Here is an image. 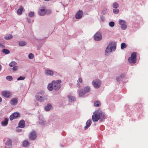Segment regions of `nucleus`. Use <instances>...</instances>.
Masks as SVG:
<instances>
[{"label": "nucleus", "mask_w": 148, "mask_h": 148, "mask_svg": "<svg viewBox=\"0 0 148 148\" xmlns=\"http://www.w3.org/2000/svg\"><path fill=\"white\" fill-rule=\"evenodd\" d=\"M119 24L121 25V28L122 30L125 29L127 28L126 22L125 21L121 20H119Z\"/></svg>", "instance_id": "nucleus-6"}, {"label": "nucleus", "mask_w": 148, "mask_h": 148, "mask_svg": "<svg viewBox=\"0 0 148 148\" xmlns=\"http://www.w3.org/2000/svg\"><path fill=\"white\" fill-rule=\"evenodd\" d=\"M29 144V142L27 140H25L23 143V146L25 147H26L28 146Z\"/></svg>", "instance_id": "nucleus-21"}, {"label": "nucleus", "mask_w": 148, "mask_h": 148, "mask_svg": "<svg viewBox=\"0 0 148 148\" xmlns=\"http://www.w3.org/2000/svg\"><path fill=\"white\" fill-rule=\"evenodd\" d=\"M77 87H80V84H79V83H77Z\"/></svg>", "instance_id": "nucleus-46"}, {"label": "nucleus", "mask_w": 148, "mask_h": 148, "mask_svg": "<svg viewBox=\"0 0 148 148\" xmlns=\"http://www.w3.org/2000/svg\"><path fill=\"white\" fill-rule=\"evenodd\" d=\"M51 13V11L50 10H45V14H49Z\"/></svg>", "instance_id": "nucleus-36"}, {"label": "nucleus", "mask_w": 148, "mask_h": 148, "mask_svg": "<svg viewBox=\"0 0 148 148\" xmlns=\"http://www.w3.org/2000/svg\"><path fill=\"white\" fill-rule=\"evenodd\" d=\"M2 51L3 53L5 54H7L10 53V51L7 49H3L2 50Z\"/></svg>", "instance_id": "nucleus-26"}, {"label": "nucleus", "mask_w": 148, "mask_h": 148, "mask_svg": "<svg viewBox=\"0 0 148 148\" xmlns=\"http://www.w3.org/2000/svg\"><path fill=\"white\" fill-rule=\"evenodd\" d=\"M8 119L5 118L1 122V124L3 126H6L8 124Z\"/></svg>", "instance_id": "nucleus-19"}, {"label": "nucleus", "mask_w": 148, "mask_h": 148, "mask_svg": "<svg viewBox=\"0 0 148 148\" xmlns=\"http://www.w3.org/2000/svg\"><path fill=\"white\" fill-rule=\"evenodd\" d=\"M39 14L40 16H43L45 14V9H41L39 10Z\"/></svg>", "instance_id": "nucleus-16"}, {"label": "nucleus", "mask_w": 148, "mask_h": 148, "mask_svg": "<svg viewBox=\"0 0 148 148\" xmlns=\"http://www.w3.org/2000/svg\"><path fill=\"white\" fill-rule=\"evenodd\" d=\"M23 8H21L20 9L18 10L17 13L18 15H20L22 14L23 11Z\"/></svg>", "instance_id": "nucleus-22"}, {"label": "nucleus", "mask_w": 148, "mask_h": 148, "mask_svg": "<svg viewBox=\"0 0 148 148\" xmlns=\"http://www.w3.org/2000/svg\"><path fill=\"white\" fill-rule=\"evenodd\" d=\"M45 74L46 75H49L50 76H52L53 74V72L50 70H47Z\"/></svg>", "instance_id": "nucleus-18"}, {"label": "nucleus", "mask_w": 148, "mask_h": 148, "mask_svg": "<svg viewBox=\"0 0 148 148\" xmlns=\"http://www.w3.org/2000/svg\"><path fill=\"white\" fill-rule=\"evenodd\" d=\"M17 99L14 98L12 99L10 101V103L12 105H15L17 104Z\"/></svg>", "instance_id": "nucleus-15"}, {"label": "nucleus", "mask_w": 148, "mask_h": 148, "mask_svg": "<svg viewBox=\"0 0 148 148\" xmlns=\"http://www.w3.org/2000/svg\"><path fill=\"white\" fill-rule=\"evenodd\" d=\"M29 15L30 17H32L34 16V12H30L29 14Z\"/></svg>", "instance_id": "nucleus-41"}, {"label": "nucleus", "mask_w": 148, "mask_h": 148, "mask_svg": "<svg viewBox=\"0 0 148 148\" xmlns=\"http://www.w3.org/2000/svg\"><path fill=\"white\" fill-rule=\"evenodd\" d=\"M77 82H79L80 83H82V79L80 77L78 79V81Z\"/></svg>", "instance_id": "nucleus-43"}, {"label": "nucleus", "mask_w": 148, "mask_h": 148, "mask_svg": "<svg viewBox=\"0 0 148 148\" xmlns=\"http://www.w3.org/2000/svg\"><path fill=\"white\" fill-rule=\"evenodd\" d=\"M26 43L24 41H21L19 42V45L21 46H23L26 45Z\"/></svg>", "instance_id": "nucleus-29"}, {"label": "nucleus", "mask_w": 148, "mask_h": 148, "mask_svg": "<svg viewBox=\"0 0 148 148\" xmlns=\"http://www.w3.org/2000/svg\"><path fill=\"white\" fill-rule=\"evenodd\" d=\"M18 68V66H14L13 68H12V70L13 71H15L17 70Z\"/></svg>", "instance_id": "nucleus-37"}, {"label": "nucleus", "mask_w": 148, "mask_h": 148, "mask_svg": "<svg viewBox=\"0 0 148 148\" xmlns=\"http://www.w3.org/2000/svg\"><path fill=\"white\" fill-rule=\"evenodd\" d=\"M91 120L90 119L88 120L86 123V125L85 126V129H87L90 125L91 124Z\"/></svg>", "instance_id": "nucleus-17"}, {"label": "nucleus", "mask_w": 148, "mask_h": 148, "mask_svg": "<svg viewBox=\"0 0 148 148\" xmlns=\"http://www.w3.org/2000/svg\"><path fill=\"white\" fill-rule=\"evenodd\" d=\"M25 79V77H24L21 76L18 78L17 80H23L24 79Z\"/></svg>", "instance_id": "nucleus-40"}, {"label": "nucleus", "mask_w": 148, "mask_h": 148, "mask_svg": "<svg viewBox=\"0 0 148 148\" xmlns=\"http://www.w3.org/2000/svg\"><path fill=\"white\" fill-rule=\"evenodd\" d=\"M86 93L84 91L82 90H80L79 92V95L80 97L82 96L83 95L85 94Z\"/></svg>", "instance_id": "nucleus-32"}, {"label": "nucleus", "mask_w": 148, "mask_h": 148, "mask_svg": "<svg viewBox=\"0 0 148 148\" xmlns=\"http://www.w3.org/2000/svg\"><path fill=\"white\" fill-rule=\"evenodd\" d=\"M109 25L111 27H113L114 26V23L113 22L111 21L109 23Z\"/></svg>", "instance_id": "nucleus-38"}, {"label": "nucleus", "mask_w": 148, "mask_h": 148, "mask_svg": "<svg viewBox=\"0 0 148 148\" xmlns=\"http://www.w3.org/2000/svg\"><path fill=\"white\" fill-rule=\"evenodd\" d=\"M44 0L45 1H49V0Z\"/></svg>", "instance_id": "nucleus-49"}, {"label": "nucleus", "mask_w": 148, "mask_h": 148, "mask_svg": "<svg viewBox=\"0 0 148 148\" xmlns=\"http://www.w3.org/2000/svg\"><path fill=\"white\" fill-rule=\"evenodd\" d=\"M17 64L16 62L14 61L11 62L9 64V65L10 67L14 66Z\"/></svg>", "instance_id": "nucleus-27"}, {"label": "nucleus", "mask_w": 148, "mask_h": 148, "mask_svg": "<svg viewBox=\"0 0 148 148\" xmlns=\"http://www.w3.org/2000/svg\"><path fill=\"white\" fill-rule=\"evenodd\" d=\"M101 81L99 80L94 81L92 82V84L94 87L96 88H99L101 85Z\"/></svg>", "instance_id": "nucleus-7"}, {"label": "nucleus", "mask_w": 148, "mask_h": 148, "mask_svg": "<svg viewBox=\"0 0 148 148\" xmlns=\"http://www.w3.org/2000/svg\"><path fill=\"white\" fill-rule=\"evenodd\" d=\"M6 79L8 81H10L12 80L13 78L12 76H8L6 77Z\"/></svg>", "instance_id": "nucleus-35"}, {"label": "nucleus", "mask_w": 148, "mask_h": 148, "mask_svg": "<svg viewBox=\"0 0 148 148\" xmlns=\"http://www.w3.org/2000/svg\"><path fill=\"white\" fill-rule=\"evenodd\" d=\"M136 53L133 52L131 55V57L128 58L129 62L131 63L134 64L136 62Z\"/></svg>", "instance_id": "nucleus-3"}, {"label": "nucleus", "mask_w": 148, "mask_h": 148, "mask_svg": "<svg viewBox=\"0 0 148 148\" xmlns=\"http://www.w3.org/2000/svg\"><path fill=\"white\" fill-rule=\"evenodd\" d=\"M104 116V114L100 109H99L93 113L92 116V119L94 122H97L101 118H103Z\"/></svg>", "instance_id": "nucleus-2"}, {"label": "nucleus", "mask_w": 148, "mask_h": 148, "mask_svg": "<svg viewBox=\"0 0 148 148\" xmlns=\"http://www.w3.org/2000/svg\"><path fill=\"white\" fill-rule=\"evenodd\" d=\"M34 56L33 54L32 53H30L28 56V57L29 58L31 59H33L34 58Z\"/></svg>", "instance_id": "nucleus-39"}, {"label": "nucleus", "mask_w": 148, "mask_h": 148, "mask_svg": "<svg viewBox=\"0 0 148 148\" xmlns=\"http://www.w3.org/2000/svg\"><path fill=\"white\" fill-rule=\"evenodd\" d=\"M108 46L111 49L112 51H114L116 48V44L114 42H111L110 43Z\"/></svg>", "instance_id": "nucleus-11"}, {"label": "nucleus", "mask_w": 148, "mask_h": 148, "mask_svg": "<svg viewBox=\"0 0 148 148\" xmlns=\"http://www.w3.org/2000/svg\"><path fill=\"white\" fill-rule=\"evenodd\" d=\"M112 51L111 50V49H110V48L108 46L107 47L106 50L105 51V53L106 55H107V53H109L110 52H111Z\"/></svg>", "instance_id": "nucleus-23"}, {"label": "nucleus", "mask_w": 148, "mask_h": 148, "mask_svg": "<svg viewBox=\"0 0 148 148\" xmlns=\"http://www.w3.org/2000/svg\"><path fill=\"white\" fill-rule=\"evenodd\" d=\"M121 48L122 49H123L124 48H126L127 45L125 43H122L121 44Z\"/></svg>", "instance_id": "nucleus-28"}, {"label": "nucleus", "mask_w": 148, "mask_h": 148, "mask_svg": "<svg viewBox=\"0 0 148 148\" xmlns=\"http://www.w3.org/2000/svg\"><path fill=\"white\" fill-rule=\"evenodd\" d=\"M2 101V98L1 97H0V102H1Z\"/></svg>", "instance_id": "nucleus-47"}, {"label": "nucleus", "mask_w": 148, "mask_h": 148, "mask_svg": "<svg viewBox=\"0 0 148 148\" xmlns=\"http://www.w3.org/2000/svg\"><path fill=\"white\" fill-rule=\"evenodd\" d=\"M113 7L114 8H117L119 7V5L117 3L115 2L113 4Z\"/></svg>", "instance_id": "nucleus-33"}, {"label": "nucleus", "mask_w": 148, "mask_h": 148, "mask_svg": "<svg viewBox=\"0 0 148 148\" xmlns=\"http://www.w3.org/2000/svg\"><path fill=\"white\" fill-rule=\"evenodd\" d=\"M37 137V134L36 132L33 131L30 133L29 137V139L31 140H35Z\"/></svg>", "instance_id": "nucleus-4"}, {"label": "nucleus", "mask_w": 148, "mask_h": 148, "mask_svg": "<svg viewBox=\"0 0 148 148\" xmlns=\"http://www.w3.org/2000/svg\"><path fill=\"white\" fill-rule=\"evenodd\" d=\"M40 94H41L40 93H37L36 96V99L38 101L42 102L44 100V96L43 95H40Z\"/></svg>", "instance_id": "nucleus-8"}, {"label": "nucleus", "mask_w": 148, "mask_h": 148, "mask_svg": "<svg viewBox=\"0 0 148 148\" xmlns=\"http://www.w3.org/2000/svg\"><path fill=\"white\" fill-rule=\"evenodd\" d=\"M52 106L50 104H47V106L45 108V110L47 111H48L50 110L51 109Z\"/></svg>", "instance_id": "nucleus-20"}, {"label": "nucleus", "mask_w": 148, "mask_h": 148, "mask_svg": "<svg viewBox=\"0 0 148 148\" xmlns=\"http://www.w3.org/2000/svg\"><path fill=\"white\" fill-rule=\"evenodd\" d=\"M2 94L3 96L7 98L9 97L11 95L10 92L8 91H3Z\"/></svg>", "instance_id": "nucleus-12"}, {"label": "nucleus", "mask_w": 148, "mask_h": 148, "mask_svg": "<svg viewBox=\"0 0 148 148\" xmlns=\"http://www.w3.org/2000/svg\"><path fill=\"white\" fill-rule=\"evenodd\" d=\"M20 114L18 112H15L13 113L10 116V119L12 121L14 119H16L20 117Z\"/></svg>", "instance_id": "nucleus-5"}, {"label": "nucleus", "mask_w": 148, "mask_h": 148, "mask_svg": "<svg viewBox=\"0 0 148 148\" xmlns=\"http://www.w3.org/2000/svg\"><path fill=\"white\" fill-rule=\"evenodd\" d=\"M90 90V88L88 87H86L84 90V91L86 93L89 92Z\"/></svg>", "instance_id": "nucleus-31"}, {"label": "nucleus", "mask_w": 148, "mask_h": 148, "mask_svg": "<svg viewBox=\"0 0 148 148\" xmlns=\"http://www.w3.org/2000/svg\"><path fill=\"white\" fill-rule=\"evenodd\" d=\"M102 36L100 33H97L94 36V39L96 41H99L102 39Z\"/></svg>", "instance_id": "nucleus-9"}, {"label": "nucleus", "mask_w": 148, "mask_h": 148, "mask_svg": "<svg viewBox=\"0 0 148 148\" xmlns=\"http://www.w3.org/2000/svg\"><path fill=\"white\" fill-rule=\"evenodd\" d=\"M1 65H0V71L1 70Z\"/></svg>", "instance_id": "nucleus-48"}, {"label": "nucleus", "mask_w": 148, "mask_h": 148, "mask_svg": "<svg viewBox=\"0 0 148 148\" xmlns=\"http://www.w3.org/2000/svg\"><path fill=\"white\" fill-rule=\"evenodd\" d=\"M83 14V12L82 11L79 10L76 14L75 15V17L77 19H79L81 18Z\"/></svg>", "instance_id": "nucleus-10"}, {"label": "nucleus", "mask_w": 148, "mask_h": 148, "mask_svg": "<svg viewBox=\"0 0 148 148\" xmlns=\"http://www.w3.org/2000/svg\"><path fill=\"white\" fill-rule=\"evenodd\" d=\"M13 38V36L12 35L10 34L7 36L4 37V39L6 40H10Z\"/></svg>", "instance_id": "nucleus-24"}, {"label": "nucleus", "mask_w": 148, "mask_h": 148, "mask_svg": "<svg viewBox=\"0 0 148 148\" xmlns=\"http://www.w3.org/2000/svg\"><path fill=\"white\" fill-rule=\"evenodd\" d=\"M12 141L11 140H9L5 143L6 148H10L12 147Z\"/></svg>", "instance_id": "nucleus-13"}, {"label": "nucleus", "mask_w": 148, "mask_h": 148, "mask_svg": "<svg viewBox=\"0 0 148 148\" xmlns=\"http://www.w3.org/2000/svg\"><path fill=\"white\" fill-rule=\"evenodd\" d=\"M16 130L17 132H21L22 131V130L21 129H19V127H17L16 128Z\"/></svg>", "instance_id": "nucleus-42"}, {"label": "nucleus", "mask_w": 148, "mask_h": 148, "mask_svg": "<svg viewBox=\"0 0 148 148\" xmlns=\"http://www.w3.org/2000/svg\"><path fill=\"white\" fill-rule=\"evenodd\" d=\"M94 105L96 107H99L101 105V103L99 101H96L95 102Z\"/></svg>", "instance_id": "nucleus-30"}, {"label": "nucleus", "mask_w": 148, "mask_h": 148, "mask_svg": "<svg viewBox=\"0 0 148 148\" xmlns=\"http://www.w3.org/2000/svg\"><path fill=\"white\" fill-rule=\"evenodd\" d=\"M25 123L23 120H21L18 123L19 126L21 128H23L25 126Z\"/></svg>", "instance_id": "nucleus-14"}, {"label": "nucleus", "mask_w": 148, "mask_h": 148, "mask_svg": "<svg viewBox=\"0 0 148 148\" xmlns=\"http://www.w3.org/2000/svg\"><path fill=\"white\" fill-rule=\"evenodd\" d=\"M61 81L60 80H57L56 81H52L51 83L48 84L47 86L48 90L51 91L53 90H58L61 87Z\"/></svg>", "instance_id": "nucleus-1"}, {"label": "nucleus", "mask_w": 148, "mask_h": 148, "mask_svg": "<svg viewBox=\"0 0 148 148\" xmlns=\"http://www.w3.org/2000/svg\"><path fill=\"white\" fill-rule=\"evenodd\" d=\"M68 97L69 98V101H74L75 100V98L74 97L69 95L68 96Z\"/></svg>", "instance_id": "nucleus-25"}, {"label": "nucleus", "mask_w": 148, "mask_h": 148, "mask_svg": "<svg viewBox=\"0 0 148 148\" xmlns=\"http://www.w3.org/2000/svg\"><path fill=\"white\" fill-rule=\"evenodd\" d=\"M119 10L116 8L114 9L113 10V12L115 14H117L119 12Z\"/></svg>", "instance_id": "nucleus-34"}, {"label": "nucleus", "mask_w": 148, "mask_h": 148, "mask_svg": "<svg viewBox=\"0 0 148 148\" xmlns=\"http://www.w3.org/2000/svg\"><path fill=\"white\" fill-rule=\"evenodd\" d=\"M107 12V11L106 10H105L104 11H103L102 12V13L103 14H106Z\"/></svg>", "instance_id": "nucleus-44"}, {"label": "nucleus", "mask_w": 148, "mask_h": 148, "mask_svg": "<svg viewBox=\"0 0 148 148\" xmlns=\"http://www.w3.org/2000/svg\"><path fill=\"white\" fill-rule=\"evenodd\" d=\"M0 47L2 48H4L5 47L3 45L0 43Z\"/></svg>", "instance_id": "nucleus-45"}]
</instances>
